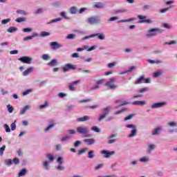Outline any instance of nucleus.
Listing matches in <instances>:
<instances>
[{
    "label": "nucleus",
    "mask_w": 177,
    "mask_h": 177,
    "mask_svg": "<svg viewBox=\"0 0 177 177\" xmlns=\"http://www.w3.org/2000/svg\"><path fill=\"white\" fill-rule=\"evenodd\" d=\"M116 81H117V77H112L109 80V81H107L105 83V86H106V88H108V89L114 91V89H117V88H118V85H117V84H115Z\"/></svg>",
    "instance_id": "obj_1"
},
{
    "label": "nucleus",
    "mask_w": 177,
    "mask_h": 177,
    "mask_svg": "<svg viewBox=\"0 0 177 177\" xmlns=\"http://www.w3.org/2000/svg\"><path fill=\"white\" fill-rule=\"evenodd\" d=\"M126 128L130 129L129 133L128 134L129 138H135L138 135V126L135 124H127Z\"/></svg>",
    "instance_id": "obj_2"
},
{
    "label": "nucleus",
    "mask_w": 177,
    "mask_h": 177,
    "mask_svg": "<svg viewBox=\"0 0 177 177\" xmlns=\"http://www.w3.org/2000/svg\"><path fill=\"white\" fill-rule=\"evenodd\" d=\"M95 37H97L98 39H100V41H104V39H106V36L104 35V33L101 32L84 37L82 38V41H85V39H89L91 38H95Z\"/></svg>",
    "instance_id": "obj_3"
},
{
    "label": "nucleus",
    "mask_w": 177,
    "mask_h": 177,
    "mask_svg": "<svg viewBox=\"0 0 177 177\" xmlns=\"http://www.w3.org/2000/svg\"><path fill=\"white\" fill-rule=\"evenodd\" d=\"M150 82H151L150 78H145V76L142 75L134 82V84L139 85V84H150Z\"/></svg>",
    "instance_id": "obj_4"
},
{
    "label": "nucleus",
    "mask_w": 177,
    "mask_h": 177,
    "mask_svg": "<svg viewBox=\"0 0 177 177\" xmlns=\"http://www.w3.org/2000/svg\"><path fill=\"white\" fill-rule=\"evenodd\" d=\"M158 31H160V28H151L147 31L146 37H147V38H153V37H156L157 35V32H158Z\"/></svg>",
    "instance_id": "obj_5"
},
{
    "label": "nucleus",
    "mask_w": 177,
    "mask_h": 177,
    "mask_svg": "<svg viewBox=\"0 0 177 177\" xmlns=\"http://www.w3.org/2000/svg\"><path fill=\"white\" fill-rule=\"evenodd\" d=\"M77 132L80 135H86L87 133H89V129L85 126H80L77 127Z\"/></svg>",
    "instance_id": "obj_6"
},
{
    "label": "nucleus",
    "mask_w": 177,
    "mask_h": 177,
    "mask_svg": "<svg viewBox=\"0 0 177 177\" xmlns=\"http://www.w3.org/2000/svg\"><path fill=\"white\" fill-rule=\"evenodd\" d=\"M167 106L166 102H159L156 103H153L151 105V109L154 110L156 109H161V107H165Z\"/></svg>",
    "instance_id": "obj_7"
},
{
    "label": "nucleus",
    "mask_w": 177,
    "mask_h": 177,
    "mask_svg": "<svg viewBox=\"0 0 177 177\" xmlns=\"http://www.w3.org/2000/svg\"><path fill=\"white\" fill-rule=\"evenodd\" d=\"M70 70H77V66L72 64H66L62 68L64 73H67V71H70Z\"/></svg>",
    "instance_id": "obj_8"
},
{
    "label": "nucleus",
    "mask_w": 177,
    "mask_h": 177,
    "mask_svg": "<svg viewBox=\"0 0 177 177\" xmlns=\"http://www.w3.org/2000/svg\"><path fill=\"white\" fill-rule=\"evenodd\" d=\"M18 60L25 64H31V63H32V58L27 56L21 57L19 58Z\"/></svg>",
    "instance_id": "obj_9"
},
{
    "label": "nucleus",
    "mask_w": 177,
    "mask_h": 177,
    "mask_svg": "<svg viewBox=\"0 0 177 177\" xmlns=\"http://www.w3.org/2000/svg\"><path fill=\"white\" fill-rule=\"evenodd\" d=\"M101 154L103 155L104 158H110V157H111V156H114V154H115V151L102 150V151H101Z\"/></svg>",
    "instance_id": "obj_10"
},
{
    "label": "nucleus",
    "mask_w": 177,
    "mask_h": 177,
    "mask_svg": "<svg viewBox=\"0 0 177 177\" xmlns=\"http://www.w3.org/2000/svg\"><path fill=\"white\" fill-rule=\"evenodd\" d=\"M80 82H81L80 80H76L72 83H69L68 84L69 91H71V92H75V91H77V87L75 86V85L80 84Z\"/></svg>",
    "instance_id": "obj_11"
},
{
    "label": "nucleus",
    "mask_w": 177,
    "mask_h": 177,
    "mask_svg": "<svg viewBox=\"0 0 177 177\" xmlns=\"http://www.w3.org/2000/svg\"><path fill=\"white\" fill-rule=\"evenodd\" d=\"M30 109H31V105L27 104V105L24 106L19 110L20 115H24V114H26V113H27V111H28V110H30Z\"/></svg>",
    "instance_id": "obj_12"
},
{
    "label": "nucleus",
    "mask_w": 177,
    "mask_h": 177,
    "mask_svg": "<svg viewBox=\"0 0 177 177\" xmlns=\"http://www.w3.org/2000/svg\"><path fill=\"white\" fill-rule=\"evenodd\" d=\"M86 23L88 24H91L93 26V24H96V23H99V19L96 17H90L86 19Z\"/></svg>",
    "instance_id": "obj_13"
},
{
    "label": "nucleus",
    "mask_w": 177,
    "mask_h": 177,
    "mask_svg": "<svg viewBox=\"0 0 177 177\" xmlns=\"http://www.w3.org/2000/svg\"><path fill=\"white\" fill-rule=\"evenodd\" d=\"M140 162L142 164H149L150 162V156H144L139 158Z\"/></svg>",
    "instance_id": "obj_14"
},
{
    "label": "nucleus",
    "mask_w": 177,
    "mask_h": 177,
    "mask_svg": "<svg viewBox=\"0 0 177 177\" xmlns=\"http://www.w3.org/2000/svg\"><path fill=\"white\" fill-rule=\"evenodd\" d=\"M126 104H129V102L123 100H117L115 101V109H118L121 106H126Z\"/></svg>",
    "instance_id": "obj_15"
},
{
    "label": "nucleus",
    "mask_w": 177,
    "mask_h": 177,
    "mask_svg": "<svg viewBox=\"0 0 177 177\" xmlns=\"http://www.w3.org/2000/svg\"><path fill=\"white\" fill-rule=\"evenodd\" d=\"M33 71L34 67L30 66L22 72V75L24 77H27V75H30V74H31V73H32Z\"/></svg>",
    "instance_id": "obj_16"
},
{
    "label": "nucleus",
    "mask_w": 177,
    "mask_h": 177,
    "mask_svg": "<svg viewBox=\"0 0 177 177\" xmlns=\"http://www.w3.org/2000/svg\"><path fill=\"white\" fill-rule=\"evenodd\" d=\"M84 142L88 146H92V145H95V143H96V140H95V138H86L84 140Z\"/></svg>",
    "instance_id": "obj_17"
},
{
    "label": "nucleus",
    "mask_w": 177,
    "mask_h": 177,
    "mask_svg": "<svg viewBox=\"0 0 177 177\" xmlns=\"http://www.w3.org/2000/svg\"><path fill=\"white\" fill-rule=\"evenodd\" d=\"M50 46L52 48V49H59L62 48V44L57 43V41H52L50 43Z\"/></svg>",
    "instance_id": "obj_18"
},
{
    "label": "nucleus",
    "mask_w": 177,
    "mask_h": 177,
    "mask_svg": "<svg viewBox=\"0 0 177 177\" xmlns=\"http://www.w3.org/2000/svg\"><path fill=\"white\" fill-rule=\"evenodd\" d=\"M156 146L155 144H153V143L149 144L147 148V153H151V151H153V150H156Z\"/></svg>",
    "instance_id": "obj_19"
},
{
    "label": "nucleus",
    "mask_w": 177,
    "mask_h": 177,
    "mask_svg": "<svg viewBox=\"0 0 177 177\" xmlns=\"http://www.w3.org/2000/svg\"><path fill=\"white\" fill-rule=\"evenodd\" d=\"M39 35H38V33L35 32L33 33L32 35L30 36H28V37H25L23 38V41L24 42H26V41H30L31 39H33L34 38H35V37H39Z\"/></svg>",
    "instance_id": "obj_20"
},
{
    "label": "nucleus",
    "mask_w": 177,
    "mask_h": 177,
    "mask_svg": "<svg viewBox=\"0 0 177 177\" xmlns=\"http://www.w3.org/2000/svg\"><path fill=\"white\" fill-rule=\"evenodd\" d=\"M50 162L48 160H44L42 162L41 165L46 171H49Z\"/></svg>",
    "instance_id": "obj_21"
},
{
    "label": "nucleus",
    "mask_w": 177,
    "mask_h": 177,
    "mask_svg": "<svg viewBox=\"0 0 177 177\" xmlns=\"http://www.w3.org/2000/svg\"><path fill=\"white\" fill-rule=\"evenodd\" d=\"M162 129L161 127H156V128L153 129L151 132V135L153 136H157L160 135V132H161Z\"/></svg>",
    "instance_id": "obj_22"
},
{
    "label": "nucleus",
    "mask_w": 177,
    "mask_h": 177,
    "mask_svg": "<svg viewBox=\"0 0 177 177\" xmlns=\"http://www.w3.org/2000/svg\"><path fill=\"white\" fill-rule=\"evenodd\" d=\"M164 71H162V70L159 69L153 73V78H158V77L162 75Z\"/></svg>",
    "instance_id": "obj_23"
},
{
    "label": "nucleus",
    "mask_w": 177,
    "mask_h": 177,
    "mask_svg": "<svg viewBox=\"0 0 177 177\" xmlns=\"http://www.w3.org/2000/svg\"><path fill=\"white\" fill-rule=\"evenodd\" d=\"M111 110H113L111 106H106L102 109V113L105 114L106 115H109Z\"/></svg>",
    "instance_id": "obj_24"
},
{
    "label": "nucleus",
    "mask_w": 177,
    "mask_h": 177,
    "mask_svg": "<svg viewBox=\"0 0 177 177\" xmlns=\"http://www.w3.org/2000/svg\"><path fill=\"white\" fill-rule=\"evenodd\" d=\"M77 122H84L85 121H89V116L84 115L77 119Z\"/></svg>",
    "instance_id": "obj_25"
},
{
    "label": "nucleus",
    "mask_w": 177,
    "mask_h": 177,
    "mask_svg": "<svg viewBox=\"0 0 177 177\" xmlns=\"http://www.w3.org/2000/svg\"><path fill=\"white\" fill-rule=\"evenodd\" d=\"M57 59H52L50 62L47 64V66H49V67H55L57 66Z\"/></svg>",
    "instance_id": "obj_26"
},
{
    "label": "nucleus",
    "mask_w": 177,
    "mask_h": 177,
    "mask_svg": "<svg viewBox=\"0 0 177 177\" xmlns=\"http://www.w3.org/2000/svg\"><path fill=\"white\" fill-rule=\"evenodd\" d=\"M15 21L17 23H24L26 21H27V17H18L15 19Z\"/></svg>",
    "instance_id": "obj_27"
},
{
    "label": "nucleus",
    "mask_w": 177,
    "mask_h": 177,
    "mask_svg": "<svg viewBox=\"0 0 177 177\" xmlns=\"http://www.w3.org/2000/svg\"><path fill=\"white\" fill-rule=\"evenodd\" d=\"M69 12L71 15H76L77 12H78V8L77 6H72L70 8Z\"/></svg>",
    "instance_id": "obj_28"
},
{
    "label": "nucleus",
    "mask_w": 177,
    "mask_h": 177,
    "mask_svg": "<svg viewBox=\"0 0 177 177\" xmlns=\"http://www.w3.org/2000/svg\"><path fill=\"white\" fill-rule=\"evenodd\" d=\"M147 62H148V63H150V64H162V61H161V60L147 59Z\"/></svg>",
    "instance_id": "obj_29"
},
{
    "label": "nucleus",
    "mask_w": 177,
    "mask_h": 177,
    "mask_svg": "<svg viewBox=\"0 0 177 177\" xmlns=\"http://www.w3.org/2000/svg\"><path fill=\"white\" fill-rule=\"evenodd\" d=\"M17 13L21 16H28V12L24 10H17Z\"/></svg>",
    "instance_id": "obj_30"
},
{
    "label": "nucleus",
    "mask_w": 177,
    "mask_h": 177,
    "mask_svg": "<svg viewBox=\"0 0 177 177\" xmlns=\"http://www.w3.org/2000/svg\"><path fill=\"white\" fill-rule=\"evenodd\" d=\"M147 104L146 101H134L132 104L136 106H145Z\"/></svg>",
    "instance_id": "obj_31"
},
{
    "label": "nucleus",
    "mask_w": 177,
    "mask_h": 177,
    "mask_svg": "<svg viewBox=\"0 0 177 177\" xmlns=\"http://www.w3.org/2000/svg\"><path fill=\"white\" fill-rule=\"evenodd\" d=\"M46 158H48V161H49L50 162H53V161H55V156H53V154L52 153H48L46 155Z\"/></svg>",
    "instance_id": "obj_32"
},
{
    "label": "nucleus",
    "mask_w": 177,
    "mask_h": 177,
    "mask_svg": "<svg viewBox=\"0 0 177 177\" xmlns=\"http://www.w3.org/2000/svg\"><path fill=\"white\" fill-rule=\"evenodd\" d=\"M93 8H95L96 9H103V8H104V4H103L102 3H95L93 5Z\"/></svg>",
    "instance_id": "obj_33"
},
{
    "label": "nucleus",
    "mask_w": 177,
    "mask_h": 177,
    "mask_svg": "<svg viewBox=\"0 0 177 177\" xmlns=\"http://www.w3.org/2000/svg\"><path fill=\"white\" fill-rule=\"evenodd\" d=\"M135 20H136V18H130L129 19L118 21V23H129L130 21H135Z\"/></svg>",
    "instance_id": "obj_34"
},
{
    "label": "nucleus",
    "mask_w": 177,
    "mask_h": 177,
    "mask_svg": "<svg viewBox=\"0 0 177 177\" xmlns=\"http://www.w3.org/2000/svg\"><path fill=\"white\" fill-rule=\"evenodd\" d=\"M64 163H59L56 166V169L58 171H64V169H66V167H64V165H63Z\"/></svg>",
    "instance_id": "obj_35"
},
{
    "label": "nucleus",
    "mask_w": 177,
    "mask_h": 177,
    "mask_svg": "<svg viewBox=\"0 0 177 177\" xmlns=\"http://www.w3.org/2000/svg\"><path fill=\"white\" fill-rule=\"evenodd\" d=\"M49 106V101H46L43 104H41L39 106V108L40 110H42L43 109H46V107Z\"/></svg>",
    "instance_id": "obj_36"
},
{
    "label": "nucleus",
    "mask_w": 177,
    "mask_h": 177,
    "mask_svg": "<svg viewBox=\"0 0 177 177\" xmlns=\"http://www.w3.org/2000/svg\"><path fill=\"white\" fill-rule=\"evenodd\" d=\"M138 19H139L140 23H146V19H147V17L142 16V15H138Z\"/></svg>",
    "instance_id": "obj_37"
},
{
    "label": "nucleus",
    "mask_w": 177,
    "mask_h": 177,
    "mask_svg": "<svg viewBox=\"0 0 177 177\" xmlns=\"http://www.w3.org/2000/svg\"><path fill=\"white\" fill-rule=\"evenodd\" d=\"M59 21H62V18L59 17L52 19L51 21L48 22V24H53L55 23H59Z\"/></svg>",
    "instance_id": "obj_38"
},
{
    "label": "nucleus",
    "mask_w": 177,
    "mask_h": 177,
    "mask_svg": "<svg viewBox=\"0 0 177 177\" xmlns=\"http://www.w3.org/2000/svg\"><path fill=\"white\" fill-rule=\"evenodd\" d=\"M56 161L57 164H64V157L59 156Z\"/></svg>",
    "instance_id": "obj_39"
},
{
    "label": "nucleus",
    "mask_w": 177,
    "mask_h": 177,
    "mask_svg": "<svg viewBox=\"0 0 177 177\" xmlns=\"http://www.w3.org/2000/svg\"><path fill=\"white\" fill-rule=\"evenodd\" d=\"M16 31H17V28L15 26H11L7 30V32L10 33L16 32Z\"/></svg>",
    "instance_id": "obj_40"
},
{
    "label": "nucleus",
    "mask_w": 177,
    "mask_h": 177,
    "mask_svg": "<svg viewBox=\"0 0 177 177\" xmlns=\"http://www.w3.org/2000/svg\"><path fill=\"white\" fill-rule=\"evenodd\" d=\"M27 174V169H22L18 174V176H24Z\"/></svg>",
    "instance_id": "obj_41"
},
{
    "label": "nucleus",
    "mask_w": 177,
    "mask_h": 177,
    "mask_svg": "<svg viewBox=\"0 0 177 177\" xmlns=\"http://www.w3.org/2000/svg\"><path fill=\"white\" fill-rule=\"evenodd\" d=\"M95 157V151L91 150L88 152V158H94Z\"/></svg>",
    "instance_id": "obj_42"
},
{
    "label": "nucleus",
    "mask_w": 177,
    "mask_h": 177,
    "mask_svg": "<svg viewBox=\"0 0 177 177\" xmlns=\"http://www.w3.org/2000/svg\"><path fill=\"white\" fill-rule=\"evenodd\" d=\"M162 27H164V28H167V30H171V28H172V25L168 23H165L162 24Z\"/></svg>",
    "instance_id": "obj_43"
},
{
    "label": "nucleus",
    "mask_w": 177,
    "mask_h": 177,
    "mask_svg": "<svg viewBox=\"0 0 177 177\" xmlns=\"http://www.w3.org/2000/svg\"><path fill=\"white\" fill-rule=\"evenodd\" d=\"M97 46H93L90 48H88V46H84V49H86V50H87V52H91V50H95L97 49Z\"/></svg>",
    "instance_id": "obj_44"
},
{
    "label": "nucleus",
    "mask_w": 177,
    "mask_h": 177,
    "mask_svg": "<svg viewBox=\"0 0 177 177\" xmlns=\"http://www.w3.org/2000/svg\"><path fill=\"white\" fill-rule=\"evenodd\" d=\"M4 164H5V165H8V167H10V165H12V164H13V162H12V159H6L4 160Z\"/></svg>",
    "instance_id": "obj_45"
},
{
    "label": "nucleus",
    "mask_w": 177,
    "mask_h": 177,
    "mask_svg": "<svg viewBox=\"0 0 177 177\" xmlns=\"http://www.w3.org/2000/svg\"><path fill=\"white\" fill-rule=\"evenodd\" d=\"M50 35V32H46V31H42L40 33V37H49Z\"/></svg>",
    "instance_id": "obj_46"
},
{
    "label": "nucleus",
    "mask_w": 177,
    "mask_h": 177,
    "mask_svg": "<svg viewBox=\"0 0 177 177\" xmlns=\"http://www.w3.org/2000/svg\"><path fill=\"white\" fill-rule=\"evenodd\" d=\"M53 127H55V124H49L46 129H44V132H49Z\"/></svg>",
    "instance_id": "obj_47"
},
{
    "label": "nucleus",
    "mask_w": 177,
    "mask_h": 177,
    "mask_svg": "<svg viewBox=\"0 0 177 177\" xmlns=\"http://www.w3.org/2000/svg\"><path fill=\"white\" fill-rule=\"evenodd\" d=\"M124 111H127L126 109H122L120 111L115 112V115H120V114H122Z\"/></svg>",
    "instance_id": "obj_48"
},
{
    "label": "nucleus",
    "mask_w": 177,
    "mask_h": 177,
    "mask_svg": "<svg viewBox=\"0 0 177 177\" xmlns=\"http://www.w3.org/2000/svg\"><path fill=\"white\" fill-rule=\"evenodd\" d=\"M43 60H50V56L48 54H44L41 56Z\"/></svg>",
    "instance_id": "obj_49"
},
{
    "label": "nucleus",
    "mask_w": 177,
    "mask_h": 177,
    "mask_svg": "<svg viewBox=\"0 0 177 177\" xmlns=\"http://www.w3.org/2000/svg\"><path fill=\"white\" fill-rule=\"evenodd\" d=\"M107 117V115H105L104 113H102L99 118H98V121H103Z\"/></svg>",
    "instance_id": "obj_50"
},
{
    "label": "nucleus",
    "mask_w": 177,
    "mask_h": 177,
    "mask_svg": "<svg viewBox=\"0 0 177 177\" xmlns=\"http://www.w3.org/2000/svg\"><path fill=\"white\" fill-rule=\"evenodd\" d=\"M66 39H75V35L74 34H69L66 35Z\"/></svg>",
    "instance_id": "obj_51"
},
{
    "label": "nucleus",
    "mask_w": 177,
    "mask_h": 177,
    "mask_svg": "<svg viewBox=\"0 0 177 177\" xmlns=\"http://www.w3.org/2000/svg\"><path fill=\"white\" fill-rule=\"evenodd\" d=\"M7 109H8V113H13V110H15L13 106H12L10 104L7 105Z\"/></svg>",
    "instance_id": "obj_52"
},
{
    "label": "nucleus",
    "mask_w": 177,
    "mask_h": 177,
    "mask_svg": "<svg viewBox=\"0 0 177 177\" xmlns=\"http://www.w3.org/2000/svg\"><path fill=\"white\" fill-rule=\"evenodd\" d=\"M117 66V62H112L107 64L108 68H113V67H115Z\"/></svg>",
    "instance_id": "obj_53"
},
{
    "label": "nucleus",
    "mask_w": 177,
    "mask_h": 177,
    "mask_svg": "<svg viewBox=\"0 0 177 177\" xmlns=\"http://www.w3.org/2000/svg\"><path fill=\"white\" fill-rule=\"evenodd\" d=\"M103 167H104V165L103 163L99 164L95 167V170L99 171V169H101V168H103Z\"/></svg>",
    "instance_id": "obj_54"
},
{
    "label": "nucleus",
    "mask_w": 177,
    "mask_h": 177,
    "mask_svg": "<svg viewBox=\"0 0 177 177\" xmlns=\"http://www.w3.org/2000/svg\"><path fill=\"white\" fill-rule=\"evenodd\" d=\"M12 162L15 165H19V164H20V160L19 159V158H15L12 160Z\"/></svg>",
    "instance_id": "obj_55"
},
{
    "label": "nucleus",
    "mask_w": 177,
    "mask_h": 177,
    "mask_svg": "<svg viewBox=\"0 0 177 177\" xmlns=\"http://www.w3.org/2000/svg\"><path fill=\"white\" fill-rule=\"evenodd\" d=\"M70 139H71L70 136H66L62 138L61 142H66L67 140H70Z\"/></svg>",
    "instance_id": "obj_56"
},
{
    "label": "nucleus",
    "mask_w": 177,
    "mask_h": 177,
    "mask_svg": "<svg viewBox=\"0 0 177 177\" xmlns=\"http://www.w3.org/2000/svg\"><path fill=\"white\" fill-rule=\"evenodd\" d=\"M31 92H32V89H28V90L24 91L23 95H24V96H27V95H30V93H31Z\"/></svg>",
    "instance_id": "obj_57"
},
{
    "label": "nucleus",
    "mask_w": 177,
    "mask_h": 177,
    "mask_svg": "<svg viewBox=\"0 0 177 177\" xmlns=\"http://www.w3.org/2000/svg\"><path fill=\"white\" fill-rule=\"evenodd\" d=\"M88 102H91V99H84L78 100V103H88Z\"/></svg>",
    "instance_id": "obj_58"
},
{
    "label": "nucleus",
    "mask_w": 177,
    "mask_h": 177,
    "mask_svg": "<svg viewBox=\"0 0 177 177\" xmlns=\"http://www.w3.org/2000/svg\"><path fill=\"white\" fill-rule=\"evenodd\" d=\"M138 160H133L130 162V165H131L132 167H135V165H138Z\"/></svg>",
    "instance_id": "obj_59"
},
{
    "label": "nucleus",
    "mask_w": 177,
    "mask_h": 177,
    "mask_svg": "<svg viewBox=\"0 0 177 177\" xmlns=\"http://www.w3.org/2000/svg\"><path fill=\"white\" fill-rule=\"evenodd\" d=\"M5 149H6V145H3L2 147L0 148V156H3V151H5Z\"/></svg>",
    "instance_id": "obj_60"
},
{
    "label": "nucleus",
    "mask_w": 177,
    "mask_h": 177,
    "mask_svg": "<svg viewBox=\"0 0 177 177\" xmlns=\"http://www.w3.org/2000/svg\"><path fill=\"white\" fill-rule=\"evenodd\" d=\"M147 91H149V87H145V88H140L139 90V92L140 93H145V92H147Z\"/></svg>",
    "instance_id": "obj_61"
},
{
    "label": "nucleus",
    "mask_w": 177,
    "mask_h": 177,
    "mask_svg": "<svg viewBox=\"0 0 177 177\" xmlns=\"http://www.w3.org/2000/svg\"><path fill=\"white\" fill-rule=\"evenodd\" d=\"M10 18H8V19H3L1 21V24H8V23H9L10 21Z\"/></svg>",
    "instance_id": "obj_62"
},
{
    "label": "nucleus",
    "mask_w": 177,
    "mask_h": 177,
    "mask_svg": "<svg viewBox=\"0 0 177 177\" xmlns=\"http://www.w3.org/2000/svg\"><path fill=\"white\" fill-rule=\"evenodd\" d=\"M4 129L6 130V132L7 133L10 132V127H9V125H8V124H4Z\"/></svg>",
    "instance_id": "obj_63"
},
{
    "label": "nucleus",
    "mask_w": 177,
    "mask_h": 177,
    "mask_svg": "<svg viewBox=\"0 0 177 177\" xmlns=\"http://www.w3.org/2000/svg\"><path fill=\"white\" fill-rule=\"evenodd\" d=\"M120 19L118 17H112L108 19V21H115V20H118Z\"/></svg>",
    "instance_id": "obj_64"
}]
</instances>
